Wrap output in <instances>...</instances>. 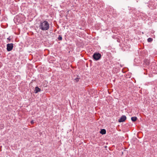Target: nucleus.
Returning <instances> with one entry per match:
<instances>
[{"label":"nucleus","mask_w":157,"mask_h":157,"mask_svg":"<svg viewBox=\"0 0 157 157\" xmlns=\"http://www.w3.org/2000/svg\"><path fill=\"white\" fill-rule=\"evenodd\" d=\"M49 24L46 21H41L39 25L40 29L43 31L48 30L49 28Z\"/></svg>","instance_id":"f257e3e1"},{"label":"nucleus","mask_w":157,"mask_h":157,"mask_svg":"<svg viewBox=\"0 0 157 157\" xmlns=\"http://www.w3.org/2000/svg\"><path fill=\"white\" fill-rule=\"evenodd\" d=\"M94 59L96 60H99L101 57V55L99 53H95L93 55Z\"/></svg>","instance_id":"f03ea898"},{"label":"nucleus","mask_w":157,"mask_h":157,"mask_svg":"<svg viewBox=\"0 0 157 157\" xmlns=\"http://www.w3.org/2000/svg\"><path fill=\"white\" fill-rule=\"evenodd\" d=\"M13 47V44L12 43L8 44L7 45V50L8 51H11Z\"/></svg>","instance_id":"7ed1b4c3"},{"label":"nucleus","mask_w":157,"mask_h":157,"mask_svg":"<svg viewBox=\"0 0 157 157\" xmlns=\"http://www.w3.org/2000/svg\"><path fill=\"white\" fill-rule=\"evenodd\" d=\"M126 117L124 115H123V116H122L121 117V118H120L118 120V121L119 122H124L126 119Z\"/></svg>","instance_id":"20e7f679"},{"label":"nucleus","mask_w":157,"mask_h":157,"mask_svg":"<svg viewBox=\"0 0 157 157\" xmlns=\"http://www.w3.org/2000/svg\"><path fill=\"white\" fill-rule=\"evenodd\" d=\"M40 89L38 87H36L35 90V93H37L38 92H40Z\"/></svg>","instance_id":"39448f33"},{"label":"nucleus","mask_w":157,"mask_h":157,"mask_svg":"<svg viewBox=\"0 0 157 157\" xmlns=\"http://www.w3.org/2000/svg\"><path fill=\"white\" fill-rule=\"evenodd\" d=\"M106 130L104 129H101L100 132L102 135L105 134L106 133Z\"/></svg>","instance_id":"423d86ee"},{"label":"nucleus","mask_w":157,"mask_h":157,"mask_svg":"<svg viewBox=\"0 0 157 157\" xmlns=\"http://www.w3.org/2000/svg\"><path fill=\"white\" fill-rule=\"evenodd\" d=\"M137 119V118L136 117H131V120L132 121L134 122Z\"/></svg>","instance_id":"0eeeda50"},{"label":"nucleus","mask_w":157,"mask_h":157,"mask_svg":"<svg viewBox=\"0 0 157 157\" xmlns=\"http://www.w3.org/2000/svg\"><path fill=\"white\" fill-rule=\"evenodd\" d=\"M152 39L151 38H149L147 39V41L148 42H151L152 41Z\"/></svg>","instance_id":"6e6552de"},{"label":"nucleus","mask_w":157,"mask_h":157,"mask_svg":"<svg viewBox=\"0 0 157 157\" xmlns=\"http://www.w3.org/2000/svg\"><path fill=\"white\" fill-rule=\"evenodd\" d=\"M58 39L59 40H62V37L61 36L59 35L58 37Z\"/></svg>","instance_id":"1a4fd4ad"},{"label":"nucleus","mask_w":157,"mask_h":157,"mask_svg":"<svg viewBox=\"0 0 157 157\" xmlns=\"http://www.w3.org/2000/svg\"><path fill=\"white\" fill-rule=\"evenodd\" d=\"M75 80L76 82H78L79 81V78H75Z\"/></svg>","instance_id":"9d476101"},{"label":"nucleus","mask_w":157,"mask_h":157,"mask_svg":"<svg viewBox=\"0 0 157 157\" xmlns=\"http://www.w3.org/2000/svg\"><path fill=\"white\" fill-rule=\"evenodd\" d=\"M7 39L10 41L11 40L10 37H9L8 38H7Z\"/></svg>","instance_id":"9b49d317"},{"label":"nucleus","mask_w":157,"mask_h":157,"mask_svg":"<svg viewBox=\"0 0 157 157\" xmlns=\"http://www.w3.org/2000/svg\"><path fill=\"white\" fill-rule=\"evenodd\" d=\"M31 123L32 124H33L34 123V122L33 120H32L31 121Z\"/></svg>","instance_id":"f8f14e48"}]
</instances>
